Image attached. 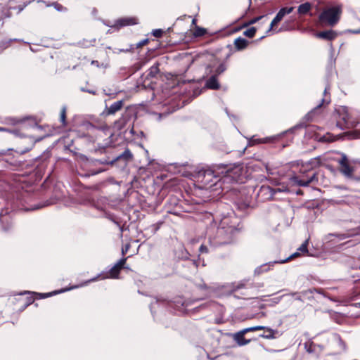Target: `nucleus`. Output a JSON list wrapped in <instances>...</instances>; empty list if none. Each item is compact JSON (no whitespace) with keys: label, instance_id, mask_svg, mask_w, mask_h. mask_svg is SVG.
I'll list each match as a JSON object with an SVG mask.
<instances>
[{"label":"nucleus","instance_id":"nucleus-2","mask_svg":"<svg viewBox=\"0 0 360 360\" xmlns=\"http://www.w3.org/2000/svg\"><path fill=\"white\" fill-rule=\"evenodd\" d=\"M342 13L340 5L328 7L320 13L319 20L321 25L333 27L339 22Z\"/></svg>","mask_w":360,"mask_h":360},{"label":"nucleus","instance_id":"nucleus-38","mask_svg":"<svg viewBox=\"0 0 360 360\" xmlns=\"http://www.w3.org/2000/svg\"><path fill=\"white\" fill-rule=\"evenodd\" d=\"M200 252H207V248L205 245H201L199 249Z\"/></svg>","mask_w":360,"mask_h":360},{"label":"nucleus","instance_id":"nucleus-1","mask_svg":"<svg viewBox=\"0 0 360 360\" xmlns=\"http://www.w3.org/2000/svg\"><path fill=\"white\" fill-rule=\"evenodd\" d=\"M239 219L235 216L224 217L217 228L214 245H226L233 242L236 234L240 230Z\"/></svg>","mask_w":360,"mask_h":360},{"label":"nucleus","instance_id":"nucleus-25","mask_svg":"<svg viewBox=\"0 0 360 360\" xmlns=\"http://www.w3.org/2000/svg\"><path fill=\"white\" fill-rule=\"evenodd\" d=\"M205 32H206V30L204 28L196 27V28L193 32V35L195 37H201V36L204 35L205 34Z\"/></svg>","mask_w":360,"mask_h":360},{"label":"nucleus","instance_id":"nucleus-50","mask_svg":"<svg viewBox=\"0 0 360 360\" xmlns=\"http://www.w3.org/2000/svg\"><path fill=\"white\" fill-rule=\"evenodd\" d=\"M5 155V152L4 151H0V156L1 155Z\"/></svg>","mask_w":360,"mask_h":360},{"label":"nucleus","instance_id":"nucleus-19","mask_svg":"<svg viewBox=\"0 0 360 360\" xmlns=\"http://www.w3.org/2000/svg\"><path fill=\"white\" fill-rule=\"evenodd\" d=\"M97 278H94L91 280H89V281H86L85 282H84L83 283H81L79 285H75V286H72L71 288H67V289H64V290H60V291H58V292H65V291H68V290H72V289H75V288H79V287H82V286H84L86 285H87L88 283H89L91 281H96Z\"/></svg>","mask_w":360,"mask_h":360},{"label":"nucleus","instance_id":"nucleus-16","mask_svg":"<svg viewBox=\"0 0 360 360\" xmlns=\"http://www.w3.org/2000/svg\"><path fill=\"white\" fill-rule=\"evenodd\" d=\"M311 8V4L309 2L300 4L297 8V12L300 15H305L309 13Z\"/></svg>","mask_w":360,"mask_h":360},{"label":"nucleus","instance_id":"nucleus-46","mask_svg":"<svg viewBox=\"0 0 360 360\" xmlns=\"http://www.w3.org/2000/svg\"><path fill=\"white\" fill-rule=\"evenodd\" d=\"M299 255H300V253L298 252H297L294 253L293 255H292L287 260L290 259L292 257H295Z\"/></svg>","mask_w":360,"mask_h":360},{"label":"nucleus","instance_id":"nucleus-49","mask_svg":"<svg viewBox=\"0 0 360 360\" xmlns=\"http://www.w3.org/2000/svg\"><path fill=\"white\" fill-rule=\"evenodd\" d=\"M195 23H196V19L193 18L192 20V24L195 25Z\"/></svg>","mask_w":360,"mask_h":360},{"label":"nucleus","instance_id":"nucleus-27","mask_svg":"<svg viewBox=\"0 0 360 360\" xmlns=\"http://www.w3.org/2000/svg\"><path fill=\"white\" fill-rule=\"evenodd\" d=\"M266 334L263 335V337L271 339L274 338L275 331L271 328H266Z\"/></svg>","mask_w":360,"mask_h":360},{"label":"nucleus","instance_id":"nucleus-52","mask_svg":"<svg viewBox=\"0 0 360 360\" xmlns=\"http://www.w3.org/2000/svg\"><path fill=\"white\" fill-rule=\"evenodd\" d=\"M327 91H328V88H327V87H326V88H325V90H324V94H326Z\"/></svg>","mask_w":360,"mask_h":360},{"label":"nucleus","instance_id":"nucleus-45","mask_svg":"<svg viewBox=\"0 0 360 360\" xmlns=\"http://www.w3.org/2000/svg\"><path fill=\"white\" fill-rule=\"evenodd\" d=\"M333 202H334V203H335V204H342L345 201L343 200H333Z\"/></svg>","mask_w":360,"mask_h":360},{"label":"nucleus","instance_id":"nucleus-8","mask_svg":"<svg viewBox=\"0 0 360 360\" xmlns=\"http://www.w3.org/2000/svg\"><path fill=\"white\" fill-rule=\"evenodd\" d=\"M127 261V258H122L120 259L110 270L109 276L110 278H117L119 273L122 268H125L124 264ZM128 269V267H126Z\"/></svg>","mask_w":360,"mask_h":360},{"label":"nucleus","instance_id":"nucleus-26","mask_svg":"<svg viewBox=\"0 0 360 360\" xmlns=\"http://www.w3.org/2000/svg\"><path fill=\"white\" fill-rule=\"evenodd\" d=\"M307 244H308V240H305L300 247L297 249V250L302 253H307Z\"/></svg>","mask_w":360,"mask_h":360},{"label":"nucleus","instance_id":"nucleus-47","mask_svg":"<svg viewBox=\"0 0 360 360\" xmlns=\"http://www.w3.org/2000/svg\"><path fill=\"white\" fill-rule=\"evenodd\" d=\"M128 249H129V247H127L125 249H122V255H124L127 252Z\"/></svg>","mask_w":360,"mask_h":360},{"label":"nucleus","instance_id":"nucleus-23","mask_svg":"<svg viewBox=\"0 0 360 360\" xmlns=\"http://www.w3.org/2000/svg\"><path fill=\"white\" fill-rule=\"evenodd\" d=\"M271 264H263V265H261L260 266L257 267L255 271V273L257 274H259L262 272H264V271H267L269 270V266H270Z\"/></svg>","mask_w":360,"mask_h":360},{"label":"nucleus","instance_id":"nucleus-48","mask_svg":"<svg viewBox=\"0 0 360 360\" xmlns=\"http://www.w3.org/2000/svg\"><path fill=\"white\" fill-rule=\"evenodd\" d=\"M325 102H326V99H324V98H323V99H322V102H321V104H319V105H317V107H316V108H320V107L321 106V105H322L323 103H325Z\"/></svg>","mask_w":360,"mask_h":360},{"label":"nucleus","instance_id":"nucleus-33","mask_svg":"<svg viewBox=\"0 0 360 360\" xmlns=\"http://www.w3.org/2000/svg\"><path fill=\"white\" fill-rule=\"evenodd\" d=\"M259 143H262L261 139H258L255 136L251 138L250 141V144L251 146L255 145V144H259Z\"/></svg>","mask_w":360,"mask_h":360},{"label":"nucleus","instance_id":"nucleus-9","mask_svg":"<svg viewBox=\"0 0 360 360\" xmlns=\"http://www.w3.org/2000/svg\"><path fill=\"white\" fill-rule=\"evenodd\" d=\"M138 23V19L135 17H124L117 20L114 26L120 28L125 26L134 25Z\"/></svg>","mask_w":360,"mask_h":360},{"label":"nucleus","instance_id":"nucleus-13","mask_svg":"<svg viewBox=\"0 0 360 360\" xmlns=\"http://www.w3.org/2000/svg\"><path fill=\"white\" fill-rule=\"evenodd\" d=\"M205 87L210 89H218L220 87L219 83L217 81V75L210 77L205 83Z\"/></svg>","mask_w":360,"mask_h":360},{"label":"nucleus","instance_id":"nucleus-3","mask_svg":"<svg viewBox=\"0 0 360 360\" xmlns=\"http://www.w3.org/2000/svg\"><path fill=\"white\" fill-rule=\"evenodd\" d=\"M219 169L221 176L220 180H222L223 182H243V169L240 167H222L219 168Z\"/></svg>","mask_w":360,"mask_h":360},{"label":"nucleus","instance_id":"nucleus-40","mask_svg":"<svg viewBox=\"0 0 360 360\" xmlns=\"http://www.w3.org/2000/svg\"><path fill=\"white\" fill-rule=\"evenodd\" d=\"M266 327L264 326H255V331H257V330H266Z\"/></svg>","mask_w":360,"mask_h":360},{"label":"nucleus","instance_id":"nucleus-34","mask_svg":"<svg viewBox=\"0 0 360 360\" xmlns=\"http://www.w3.org/2000/svg\"><path fill=\"white\" fill-rule=\"evenodd\" d=\"M0 131H8V132H10V133H13V134H14L16 136L20 135L19 133H18V131H17V130H9L7 128H4V127H0Z\"/></svg>","mask_w":360,"mask_h":360},{"label":"nucleus","instance_id":"nucleus-32","mask_svg":"<svg viewBox=\"0 0 360 360\" xmlns=\"http://www.w3.org/2000/svg\"><path fill=\"white\" fill-rule=\"evenodd\" d=\"M52 6L58 11H66V8L64 6H63L61 4H58V3H53V4H52Z\"/></svg>","mask_w":360,"mask_h":360},{"label":"nucleus","instance_id":"nucleus-53","mask_svg":"<svg viewBox=\"0 0 360 360\" xmlns=\"http://www.w3.org/2000/svg\"><path fill=\"white\" fill-rule=\"evenodd\" d=\"M44 206H45V205H41V206L37 207V208H36V209H39V208L42 207H44Z\"/></svg>","mask_w":360,"mask_h":360},{"label":"nucleus","instance_id":"nucleus-44","mask_svg":"<svg viewBox=\"0 0 360 360\" xmlns=\"http://www.w3.org/2000/svg\"><path fill=\"white\" fill-rule=\"evenodd\" d=\"M281 297H276V298L274 299V302L277 304V303H278L281 301Z\"/></svg>","mask_w":360,"mask_h":360},{"label":"nucleus","instance_id":"nucleus-28","mask_svg":"<svg viewBox=\"0 0 360 360\" xmlns=\"http://www.w3.org/2000/svg\"><path fill=\"white\" fill-rule=\"evenodd\" d=\"M65 118H66V108L63 107L60 112V122L63 125H65Z\"/></svg>","mask_w":360,"mask_h":360},{"label":"nucleus","instance_id":"nucleus-12","mask_svg":"<svg viewBox=\"0 0 360 360\" xmlns=\"http://www.w3.org/2000/svg\"><path fill=\"white\" fill-rule=\"evenodd\" d=\"M316 37L326 39V40H333L337 37V33L333 30H327L323 32H320L316 34Z\"/></svg>","mask_w":360,"mask_h":360},{"label":"nucleus","instance_id":"nucleus-24","mask_svg":"<svg viewBox=\"0 0 360 360\" xmlns=\"http://www.w3.org/2000/svg\"><path fill=\"white\" fill-rule=\"evenodd\" d=\"M281 135L273 136H269V137H265V138L261 139V143H267L273 142L275 140H276Z\"/></svg>","mask_w":360,"mask_h":360},{"label":"nucleus","instance_id":"nucleus-4","mask_svg":"<svg viewBox=\"0 0 360 360\" xmlns=\"http://www.w3.org/2000/svg\"><path fill=\"white\" fill-rule=\"evenodd\" d=\"M340 172L346 177L351 178L353 176L354 168L347 156L344 153H340V158L337 159Z\"/></svg>","mask_w":360,"mask_h":360},{"label":"nucleus","instance_id":"nucleus-20","mask_svg":"<svg viewBox=\"0 0 360 360\" xmlns=\"http://www.w3.org/2000/svg\"><path fill=\"white\" fill-rule=\"evenodd\" d=\"M126 124L124 118L122 117L115 122L114 127L118 130H121Z\"/></svg>","mask_w":360,"mask_h":360},{"label":"nucleus","instance_id":"nucleus-15","mask_svg":"<svg viewBox=\"0 0 360 360\" xmlns=\"http://www.w3.org/2000/svg\"><path fill=\"white\" fill-rule=\"evenodd\" d=\"M234 45L237 50H243L247 47L248 45V41L244 38L238 37L235 39Z\"/></svg>","mask_w":360,"mask_h":360},{"label":"nucleus","instance_id":"nucleus-42","mask_svg":"<svg viewBox=\"0 0 360 360\" xmlns=\"http://www.w3.org/2000/svg\"><path fill=\"white\" fill-rule=\"evenodd\" d=\"M243 286H244V285H243V283L238 284L236 287H234L233 290H234V291H235V290H238V289H240V288H243Z\"/></svg>","mask_w":360,"mask_h":360},{"label":"nucleus","instance_id":"nucleus-7","mask_svg":"<svg viewBox=\"0 0 360 360\" xmlns=\"http://www.w3.org/2000/svg\"><path fill=\"white\" fill-rule=\"evenodd\" d=\"M293 11V7L282 8L276 14V17L271 21L267 32L271 31L274 27L277 25L286 14L290 13Z\"/></svg>","mask_w":360,"mask_h":360},{"label":"nucleus","instance_id":"nucleus-51","mask_svg":"<svg viewBox=\"0 0 360 360\" xmlns=\"http://www.w3.org/2000/svg\"><path fill=\"white\" fill-rule=\"evenodd\" d=\"M88 91L89 93H90V94H95V92H94V91Z\"/></svg>","mask_w":360,"mask_h":360},{"label":"nucleus","instance_id":"nucleus-22","mask_svg":"<svg viewBox=\"0 0 360 360\" xmlns=\"http://www.w3.org/2000/svg\"><path fill=\"white\" fill-rule=\"evenodd\" d=\"M159 72L158 67L157 65H153L148 70V76L150 77H154L157 75Z\"/></svg>","mask_w":360,"mask_h":360},{"label":"nucleus","instance_id":"nucleus-6","mask_svg":"<svg viewBox=\"0 0 360 360\" xmlns=\"http://www.w3.org/2000/svg\"><path fill=\"white\" fill-rule=\"evenodd\" d=\"M340 114V119L344 122L345 128H353L356 126L359 123V121L354 119L348 112L347 108L345 107H342L338 110Z\"/></svg>","mask_w":360,"mask_h":360},{"label":"nucleus","instance_id":"nucleus-11","mask_svg":"<svg viewBox=\"0 0 360 360\" xmlns=\"http://www.w3.org/2000/svg\"><path fill=\"white\" fill-rule=\"evenodd\" d=\"M245 333L241 330L233 335V338L234 341L239 345V346H243L250 342V340H246L244 338Z\"/></svg>","mask_w":360,"mask_h":360},{"label":"nucleus","instance_id":"nucleus-30","mask_svg":"<svg viewBox=\"0 0 360 360\" xmlns=\"http://www.w3.org/2000/svg\"><path fill=\"white\" fill-rule=\"evenodd\" d=\"M226 69V67L224 64H220L219 67L216 70V75H220L224 72Z\"/></svg>","mask_w":360,"mask_h":360},{"label":"nucleus","instance_id":"nucleus-37","mask_svg":"<svg viewBox=\"0 0 360 360\" xmlns=\"http://www.w3.org/2000/svg\"><path fill=\"white\" fill-rule=\"evenodd\" d=\"M245 333H248V332H250V331H255V326L253 327H250V328H244L242 330Z\"/></svg>","mask_w":360,"mask_h":360},{"label":"nucleus","instance_id":"nucleus-35","mask_svg":"<svg viewBox=\"0 0 360 360\" xmlns=\"http://www.w3.org/2000/svg\"><path fill=\"white\" fill-rule=\"evenodd\" d=\"M122 156L126 158L131 159V158H132L133 155H132L131 153L130 152V150L127 149L122 153Z\"/></svg>","mask_w":360,"mask_h":360},{"label":"nucleus","instance_id":"nucleus-43","mask_svg":"<svg viewBox=\"0 0 360 360\" xmlns=\"http://www.w3.org/2000/svg\"><path fill=\"white\" fill-rule=\"evenodd\" d=\"M302 127H304V126H302V124L301 125H297V126H295L293 128L290 129L289 131H292L295 129L302 128Z\"/></svg>","mask_w":360,"mask_h":360},{"label":"nucleus","instance_id":"nucleus-5","mask_svg":"<svg viewBox=\"0 0 360 360\" xmlns=\"http://www.w3.org/2000/svg\"><path fill=\"white\" fill-rule=\"evenodd\" d=\"M220 175H221V174H220V170L219 169V168H216V169H207L203 172H200L198 174V178L199 179L202 178L201 181L205 186H207L210 183L212 182L213 179H217L219 177Z\"/></svg>","mask_w":360,"mask_h":360},{"label":"nucleus","instance_id":"nucleus-18","mask_svg":"<svg viewBox=\"0 0 360 360\" xmlns=\"http://www.w3.org/2000/svg\"><path fill=\"white\" fill-rule=\"evenodd\" d=\"M316 139L319 140V141L321 142H332L336 140V138L330 133H327L326 134L320 137L317 136Z\"/></svg>","mask_w":360,"mask_h":360},{"label":"nucleus","instance_id":"nucleus-17","mask_svg":"<svg viewBox=\"0 0 360 360\" xmlns=\"http://www.w3.org/2000/svg\"><path fill=\"white\" fill-rule=\"evenodd\" d=\"M0 220L5 231L8 230L11 227L12 223L9 216L1 215Z\"/></svg>","mask_w":360,"mask_h":360},{"label":"nucleus","instance_id":"nucleus-10","mask_svg":"<svg viewBox=\"0 0 360 360\" xmlns=\"http://www.w3.org/2000/svg\"><path fill=\"white\" fill-rule=\"evenodd\" d=\"M314 178H315V174H314L310 177L303 178V179H300L297 176H293L290 179V180L295 185H297L299 186H307L313 181V179Z\"/></svg>","mask_w":360,"mask_h":360},{"label":"nucleus","instance_id":"nucleus-31","mask_svg":"<svg viewBox=\"0 0 360 360\" xmlns=\"http://www.w3.org/2000/svg\"><path fill=\"white\" fill-rule=\"evenodd\" d=\"M266 18V15H261V16H259V17H256V18H254L253 19H252L251 20H250L248 23H247V25H252V24H254V23H256L257 21H259V20L261 19H263V18Z\"/></svg>","mask_w":360,"mask_h":360},{"label":"nucleus","instance_id":"nucleus-39","mask_svg":"<svg viewBox=\"0 0 360 360\" xmlns=\"http://www.w3.org/2000/svg\"><path fill=\"white\" fill-rule=\"evenodd\" d=\"M148 39H143V40L141 41L137 44V46H138L139 47L142 46H143V45H145V44H146L148 43Z\"/></svg>","mask_w":360,"mask_h":360},{"label":"nucleus","instance_id":"nucleus-29","mask_svg":"<svg viewBox=\"0 0 360 360\" xmlns=\"http://www.w3.org/2000/svg\"><path fill=\"white\" fill-rule=\"evenodd\" d=\"M163 32L162 29H155L153 30L152 34L155 37L159 38L162 37Z\"/></svg>","mask_w":360,"mask_h":360},{"label":"nucleus","instance_id":"nucleus-36","mask_svg":"<svg viewBox=\"0 0 360 360\" xmlns=\"http://www.w3.org/2000/svg\"><path fill=\"white\" fill-rule=\"evenodd\" d=\"M309 163L311 165V167L316 166L319 164V158H316L314 159H312L310 160Z\"/></svg>","mask_w":360,"mask_h":360},{"label":"nucleus","instance_id":"nucleus-54","mask_svg":"<svg viewBox=\"0 0 360 360\" xmlns=\"http://www.w3.org/2000/svg\"><path fill=\"white\" fill-rule=\"evenodd\" d=\"M356 137H357V138H360V135H359V136H356Z\"/></svg>","mask_w":360,"mask_h":360},{"label":"nucleus","instance_id":"nucleus-21","mask_svg":"<svg viewBox=\"0 0 360 360\" xmlns=\"http://www.w3.org/2000/svg\"><path fill=\"white\" fill-rule=\"evenodd\" d=\"M255 32H256V28L254 27H251L247 29L243 32V34L248 37L252 38L255 36Z\"/></svg>","mask_w":360,"mask_h":360},{"label":"nucleus","instance_id":"nucleus-41","mask_svg":"<svg viewBox=\"0 0 360 360\" xmlns=\"http://www.w3.org/2000/svg\"><path fill=\"white\" fill-rule=\"evenodd\" d=\"M91 64L92 65H95V66H96V67H98V68L101 67V65H100V64H99L98 61H97V60H92V61L91 62Z\"/></svg>","mask_w":360,"mask_h":360},{"label":"nucleus","instance_id":"nucleus-14","mask_svg":"<svg viewBox=\"0 0 360 360\" xmlns=\"http://www.w3.org/2000/svg\"><path fill=\"white\" fill-rule=\"evenodd\" d=\"M123 102L122 101H118L112 103L110 107L108 108L107 113L108 115H113L122 108Z\"/></svg>","mask_w":360,"mask_h":360}]
</instances>
